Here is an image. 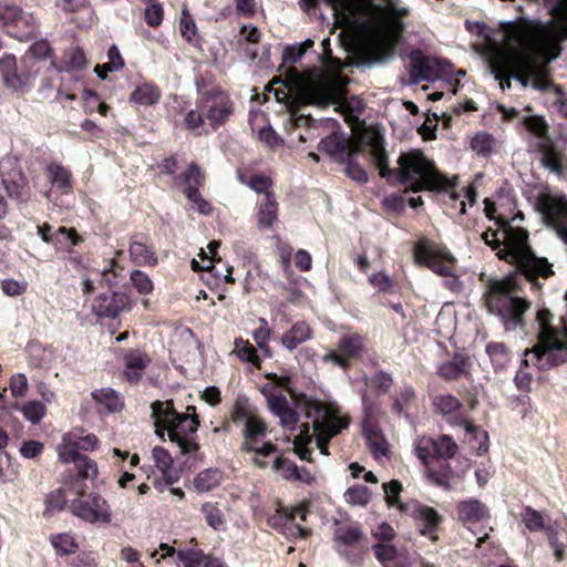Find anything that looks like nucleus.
Segmentation results:
<instances>
[{
  "instance_id": "1",
  "label": "nucleus",
  "mask_w": 567,
  "mask_h": 567,
  "mask_svg": "<svg viewBox=\"0 0 567 567\" xmlns=\"http://www.w3.org/2000/svg\"><path fill=\"white\" fill-rule=\"evenodd\" d=\"M505 249L497 255L516 266V271L502 278H488L482 297L489 313L497 316L505 330H515L524 326V315L530 301L522 297L523 287L519 276L530 284L533 291H539V279L554 275L553 265L545 257H538L528 244V233L523 228L508 227Z\"/></svg>"
},
{
  "instance_id": "2",
  "label": "nucleus",
  "mask_w": 567,
  "mask_h": 567,
  "mask_svg": "<svg viewBox=\"0 0 567 567\" xmlns=\"http://www.w3.org/2000/svg\"><path fill=\"white\" fill-rule=\"evenodd\" d=\"M151 417L154 421L155 434L165 441L167 434L182 454L195 453L199 444L195 439L199 427V416L194 405H188L185 412H178L173 400H156L151 404Z\"/></svg>"
},
{
  "instance_id": "3",
  "label": "nucleus",
  "mask_w": 567,
  "mask_h": 567,
  "mask_svg": "<svg viewBox=\"0 0 567 567\" xmlns=\"http://www.w3.org/2000/svg\"><path fill=\"white\" fill-rule=\"evenodd\" d=\"M398 165L391 185L405 186L404 193L449 192L454 188V183L442 175L421 151L402 153Z\"/></svg>"
},
{
  "instance_id": "4",
  "label": "nucleus",
  "mask_w": 567,
  "mask_h": 567,
  "mask_svg": "<svg viewBox=\"0 0 567 567\" xmlns=\"http://www.w3.org/2000/svg\"><path fill=\"white\" fill-rule=\"evenodd\" d=\"M458 451L452 436L441 434L437 439L421 436L415 442V453L425 466L429 478L437 486L449 488L453 470L450 465Z\"/></svg>"
},
{
  "instance_id": "5",
  "label": "nucleus",
  "mask_w": 567,
  "mask_h": 567,
  "mask_svg": "<svg viewBox=\"0 0 567 567\" xmlns=\"http://www.w3.org/2000/svg\"><path fill=\"white\" fill-rule=\"evenodd\" d=\"M538 341L532 352L539 369H550L567 362V324L554 326L553 315L542 308L536 312Z\"/></svg>"
},
{
  "instance_id": "6",
  "label": "nucleus",
  "mask_w": 567,
  "mask_h": 567,
  "mask_svg": "<svg viewBox=\"0 0 567 567\" xmlns=\"http://www.w3.org/2000/svg\"><path fill=\"white\" fill-rule=\"evenodd\" d=\"M503 29L508 40L539 53L549 62L560 56L561 42L567 40V18L551 20L546 28H543L538 40L529 39L526 30L515 22L506 23Z\"/></svg>"
},
{
  "instance_id": "7",
  "label": "nucleus",
  "mask_w": 567,
  "mask_h": 567,
  "mask_svg": "<svg viewBox=\"0 0 567 567\" xmlns=\"http://www.w3.org/2000/svg\"><path fill=\"white\" fill-rule=\"evenodd\" d=\"M330 45V38H326L321 42L323 52L319 55V60L323 68L331 73L323 74L305 91V95L311 104L329 105L334 103L346 86L344 79L340 74L342 62L340 59L332 55Z\"/></svg>"
},
{
  "instance_id": "8",
  "label": "nucleus",
  "mask_w": 567,
  "mask_h": 567,
  "mask_svg": "<svg viewBox=\"0 0 567 567\" xmlns=\"http://www.w3.org/2000/svg\"><path fill=\"white\" fill-rule=\"evenodd\" d=\"M413 257L417 265L426 267L437 276L451 278L445 281V286L450 290L458 291L461 289L462 284L455 274L457 259L446 246L422 237L413 246Z\"/></svg>"
},
{
  "instance_id": "9",
  "label": "nucleus",
  "mask_w": 567,
  "mask_h": 567,
  "mask_svg": "<svg viewBox=\"0 0 567 567\" xmlns=\"http://www.w3.org/2000/svg\"><path fill=\"white\" fill-rule=\"evenodd\" d=\"M38 66L29 56L18 63L14 54L4 53L0 58V76L6 89L18 95L29 93L38 76Z\"/></svg>"
},
{
  "instance_id": "10",
  "label": "nucleus",
  "mask_w": 567,
  "mask_h": 567,
  "mask_svg": "<svg viewBox=\"0 0 567 567\" xmlns=\"http://www.w3.org/2000/svg\"><path fill=\"white\" fill-rule=\"evenodd\" d=\"M435 413L443 415L451 424L463 426L473 439L482 441L477 447V454L483 455L488 451V434L478 425L467 420L463 413L462 402L453 394H437L432 400Z\"/></svg>"
},
{
  "instance_id": "11",
  "label": "nucleus",
  "mask_w": 567,
  "mask_h": 567,
  "mask_svg": "<svg viewBox=\"0 0 567 567\" xmlns=\"http://www.w3.org/2000/svg\"><path fill=\"white\" fill-rule=\"evenodd\" d=\"M267 434L268 425L261 416L248 421L241 430L243 442L239 450L243 453H254L252 463L259 468L268 466V462L259 458L260 456L267 457L279 452L275 443L265 441Z\"/></svg>"
},
{
  "instance_id": "12",
  "label": "nucleus",
  "mask_w": 567,
  "mask_h": 567,
  "mask_svg": "<svg viewBox=\"0 0 567 567\" xmlns=\"http://www.w3.org/2000/svg\"><path fill=\"white\" fill-rule=\"evenodd\" d=\"M195 104L205 114L206 121L214 131L224 126L235 112L234 101L219 85H214L212 91L197 97Z\"/></svg>"
},
{
  "instance_id": "13",
  "label": "nucleus",
  "mask_w": 567,
  "mask_h": 567,
  "mask_svg": "<svg viewBox=\"0 0 567 567\" xmlns=\"http://www.w3.org/2000/svg\"><path fill=\"white\" fill-rule=\"evenodd\" d=\"M70 512L90 524L107 525L112 520V509L109 502L99 493H81L69 504Z\"/></svg>"
},
{
  "instance_id": "14",
  "label": "nucleus",
  "mask_w": 567,
  "mask_h": 567,
  "mask_svg": "<svg viewBox=\"0 0 567 567\" xmlns=\"http://www.w3.org/2000/svg\"><path fill=\"white\" fill-rule=\"evenodd\" d=\"M367 339L360 333L343 334L337 342L336 349L322 355V362L348 371L354 361L360 360L365 352Z\"/></svg>"
},
{
  "instance_id": "15",
  "label": "nucleus",
  "mask_w": 567,
  "mask_h": 567,
  "mask_svg": "<svg viewBox=\"0 0 567 567\" xmlns=\"http://www.w3.org/2000/svg\"><path fill=\"white\" fill-rule=\"evenodd\" d=\"M0 24L10 37L19 41H28L38 32V22L33 14L25 13L13 4H0Z\"/></svg>"
},
{
  "instance_id": "16",
  "label": "nucleus",
  "mask_w": 567,
  "mask_h": 567,
  "mask_svg": "<svg viewBox=\"0 0 567 567\" xmlns=\"http://www.w3.org/2000/svg\"><path fill=\"white\" fill-rule=\"evenodd\" d=\"M401 514L413 519L422 536L427 537L433 543L439 540L437 532L444 517L435 508L416 499H410L401 506Z\"/></svg>"
},
{
  "instance_id": "17",
  "label": "nucleus",
  "mask_w": 567,
  "mask_h": 567,
  "mask_svg": "<svg viewBox=\"0 0 567 567\" xmlns=\"http://www.w3.org/2000/svg\"><path fill=\"white\" fill-rule=\"evenodd\" d=\"M538 209L546 225L553 228L567 246V196L543 195L538 199Z\"/></svg>"
},
{
  "instance_id": "18",
  "label": "nucleus",
  "mask_w": 567,
  "mask_h": 567,
  "mask_svg": "<svg viewBox=\"0 0 567 567\" xmlns=\"http://www.w3.org/2000/svg\"><path fill=\"white\" fill-rule=\"evenodd\" d=\"M451 62L432 58L421 51L411 54V75L417 81H432L434 79L452 73Z\"/></svg>"
},
{
  "instance_id": "19",
  "label": "nucleus",
  "mask_w": 567,
  "mask_h": 567,
  "mask_svg": "<svg viewBox=\"0 0 567 567\" xmlns=\"http://www.w3.org/2000/svg\"><path fill=\"white\" fill-rule=\"evenodd\" d=\"M130 297L126 292L109 290L99 293L92 302V312L101 319H115L124 310L130 309Z\"/></svg>"
},
{
  "instance_id": "20",
  "label": "nucleus",
  "mask_w": 567,
  "mask_h": 567,
  "mask_svg": "<svg viewBox=\"0 0 567 567\" xmlns=\"http://www.w3.org/2000/svg\"><path fill=\"white\" fill-rule=\"evenodd\" d=\"M349 426V420L339 414H326L323 420L313 422V433L316 437V445L322 455H329V442L332 437L341 433L342 430Z\"/></svg>"
},
{
  "instance_id": "21",
  "label": "nucleus",
  "mask_w": 567,
  "mask_h": 567,
  "mask_svg": "<svg viewBox=\"0 0 567 567\" xmlns=\"http://www.w3.org/2000/svg\"><path fill=\"white\" fill-rule=\"evenodd\" d=\"M406 13L405 9L391 12L386 14L384 22L379 27L375 38L378 44L385 53L394 52L399 45L404 30V24L400 17Z\"/></svg>"
},
{
  "instance_id": "22",
  "label": "nucleus",
  "mask_w": 567,
  "mask_h": 567,
  "mask_svg": "<svg viewBox=\"0 0 567 567\" xmlns=\"http://www.w3.org/2000/svg\"><path fill=\"white\" fill-rule=\"evenodd\" d=\"M152 363L150 354L140 348H130L123 352V378L132 385L138 384Z\"/></svg>"
},
{
  "instance_id": "23",
  "label": "nucleus",
  "mask_w": 567,
  "mask_h": 567,
  "mask_svg": "<svg viewBox=\"0 0 567 567\" xmlns=\"http://www.w3.org/2000/svg\"><path fill=\"white\" fill-rule=\"evenodd\" d=\"M45 176L51 184V189L44 195L51 202H56V193L70 195L73 193L74 183L72 172L60 163L51 162L45 166Z\"/></svg>"
},
{
  "instance_id": "24",
  "label": "nucleus",
  "mask_w": 567,
  "mask_h": 567,
  "mask_svg": "<svg viewBox=\"0 0 567 567\" xmlns=\"http://www.w3.org/2000/svg\"><path fill=\"white\" fill-rule=\"evenodd\" d=\"M472 360L468 355L455 352L452 358L436 368V374L446 382L472 378Z\"/></svg>"
},
{
  "instance_id": "25",
  "label": "nucleus",
  "mask_w": 567,
  "mask_h": 567,
  "mask_svg": "<svg viewBox=\"0 0 567 567\" xmlns=\"http://www.w3.org/2000/svg\"><path fill=\"white\" fill-rule=\"evenodd\" d=\"M295 516L290 507H278L271 516L268 517L267 524L281 533L288 530L289 535L297 538L306 539L312 535V529L303 527L299 524H293Z\"/></svg>"
},
{
  "instance_id": "26",
  "label": "nucleus",
  "mask_w": 567,
  "mask_h": 567,
  "mask_svg": "<svg viewBox=\"0 0 567 567\" xmlns=\"http://www.w3.org/2000/svg\"><path fill=\"white\" fill-rule=\"evenodd\" d=\"M391 411L394 415L411 419L410 410L416 405V392L413 385L404 383L391 394Z\"/></svg>"
},
{
  "instance_id": "27",
  "label": "nucleus",
  "mask_w": 567,
  "mask_h": 567,
  "mask_svg": "<svg viewBox=\"0 0 567 567\" xmlns=\"http://www.w3.org/2000/svg\"><path fill=\"white\" fill-rule=\"evenodd\" d=\"M278 202L275 192H267L258 203L257 225L259 229H270L278 220Z\"/></svg>"
},
{
  "instance_id": "28",
  "label": "nucleus",
  "mask_w": 567,
  "mask_h": 567,
  "mask_svg": "<svg viewBox=\"0 0 567 567\" xmlns=\"http://www.w3.org/2000/svg\"><path fill=\"white\" fill-rule=\"evenodd\" d=\"M458 520L463 524H475L488 517L487 507L478 499H465L456 504Z\"/></svg>"
},
{
  "instance_id": "29",
  "label": "nucleus",
  "mask_w": 567,
  "mask_h": 567,
  "mask_svg": "<svg viewBox=\"0 0 567 567\" xmlns=\"http://www.w3.org/2000/svg\"><path fill=\"white\" fill-rule=\"evenodd\" d=\"M313 336L311 327L305 320L295 322L290 329H288L281 336V344L288 351L296 350L300 344L310 340Z\"/></svg>"
},
{
  "instance_id": "30",
  "label": "nucleus",
  "mask_w": 567,
  "mask_h": 567,
  "mask_svg": "<svg viewBox=\"0 0 567 567\" xmlns=\"http://www.w3.org/2000/svg\"><path fill=\"white\" fill-rule=\"evenodd\" d=\"M128 252L131 260L137 266L154 267L158 262L154 246L138 239V236L131 239Z\"/></svg>"
},
{
  "instance_id": "31",
  "label": "nucleus",
  "mask_w": 567,
  "mask_h": 567,
  "mask_svg": "<svg viewBox=\"0 0 567 567\" xmlns=\"http://www.w3.org/2000/svg\"><path fill=\"white\" fill-rule=\"evenodd\" d=\"M362 434L365 439L367 446L374 458L389 455V443L380 427V424L363 426Z\"/></svg>"
},
{
  "instance_id": "32",
  "label": "nucleus",
  "mask_w": 567,
  "mask_h": 567,
  "mask_svg": "<svg viewBox=\"0 0 567 567\" xmlns=\"http://www.w3.org/2000/svg\"><path fill=\"white\" fill-rule=\"evenodd\" d=\"M89 61L82 48L74 47L64 52L60 64L54 59L51 60L50 66L55 71H82L86 69Z\"/></svg>"
},
{
  "instance_id": "33",
  "label": "nucleus",
  "mask_w": 567,
  "mask_h": 567,
  "mask_svg": "<svg viewBox=\"0 0 567 567\" xmlns=\"http://www.w3.org/2000/svg\"><path fill=\"white\" fill-rule=\"evenodd\" d=\"M348 146V138L342 133L332 132L320 141L318 150L328 154L334 162L343 163Z\"/></svg>"
},
{
  "instance_id": "34",
  "label": "nucleus",
  "mask_w": 567,
  "mask_h": 567,
  "mask_svg": "<svg viewBox=\"0 0 567 567\" xmlns=\"http://www.w3.org/2000/svg\"><path fill=\"white\" fill-rule=\"evenodd\" d=\"M38 235L41 239L49 245H52L54 248L59 245L58 235L66 236V239L70 240L71 245H80L84 241L83 237L79 235L75 228H68L61 226L56 229V231L52 233V226L50 224H42L37 227Z\"/></svg>"
},
{
  "instance_id": "35",
  "label": "nucleus",
  "mask_w": 567,
  "mask_h": 567,
  "mask_svg": "<svg viewBox=\"0 0 567 567\" xmlns=\"http://www.w3.org/2000/svg\"><path fill=\"white\" fill-rule=\"evenodd\" d=\"M537 150L542 154V163L551 172L561 174L563 172V154L551 142V140L539 141Z\"/></svg>"
},
{
  "instance_id": "36",
  "label": "nucleus",
  "mask_w": 567,
  "mask_h": 567,
  "mask_svg": "<svg viewBox=\"0 0 567 567\" xmlns=\"http://www.w3.org/2000/svg\"><path fill=\"white\" fill-rule=\"evenodd\" d=\"M470 148L477 157L489 158L497 150V140L486 131H480L470 138Z\"/></svg>"
},
{
  "instance_id": "37",
  "label": "nucleus",
  "mask_w": 567,
  "mask_h": 567,
  "mask_svg": "<svg viewBox=\"0 0 567 567\" xmlns=\"http://www.w3.org/2000/svg\"><path fill=\"white\" fill-rule=\"evenodd\" d=\"M298 406L305 412L308 419H312V423L317 420H323L326 414H339L334 409L327 408L322 402L317 399L308 398L302 394L297 400Z\"/></svg>"
},
{
  "instance_id": "38",
  "label": "nucleus",
  "mask_w": 567,
  "mask_h": 567,
  "mask_svg": "<svg viewBox=\"0 0 567 567\" xmlns=\"http://www.w3.org/2000/svg\"><path fill=\"white\" fill-rule=\"evenodd\" d=\"M377 140H381V135L375 131L362 134L357 138H348L349 146L347 151H344L346 156L343 161H347V158L357 159L358 155L365 154L367 147L370 146L372 150Z\"/></svg>"
},
{
  "instance_id": "39",
  "label": "nucleus",
  "mask_w": 567,
  "mask_h": 567,
  "mask_svg": "<svg viewBox=\"0 0 567 567\" xmlns=\"http://www.w3.org/2000/svg\"><path fill=\"white\" fill-rule=\"evenodd\" d=\"M224 480V473L217 467L205 468L194 478V487L199 493H207L218 487Z\"/></svg>"
},
{
  "instance_id": "40",
  "label": "nucleus",
  "mask_w": 567,
  "mask_h": 567,
  "mask_svg": "<svg viewBox=\"0 0 567 567\" xmlns=\"http://www.w3.org/2000/svg\"><path fill=\"white\" fill-rule=\"evenodd\" d=\"M370 154L377 168L379 169V175L382 178H385L389 184H391L396 168L389 167L388 153L383 146L382 136L381 140H377L375 144H373V148L371 150Z\"/></svg>"
},
{
  "instance_id": "41",
  "label": "nucleus",
  "mask_w": 567,
  "mask_h": 567,
  "mask_svg": "<svg viewBox=\"0 0 567 567\" xmlns=\"http://www.w3.org/2000/svg\"><path fill=\"white\" fill-rule=\"evenodd\" d=\"M93 400L105 406L109 412H120L124 408L121 395L112 388H102L92 392Z\"/></svg>"
},
{
  "instance_id": "42",
  "label": "nucleus",
  "mask_w": 567,
  "mask_h": 567,
  "mask_svg": "<svg viewBox=\"0 0 567 567\" xmlns=\"http://www.w3.org/2000/svg\"><path fill=\"white\" fill-rule=\"evenodd\" d=\"M486 353L495 371L504 370L511 361V352L503 342H488L486 344Z\"/></svg>"
},
{
  "instance_id": "43",
  "label": "nucleus",
  "mask_w": 567,
  "mask_h": 567,
  "mask_svg": "<svg viewBox=\"0 0 567 567\" xmlns=\"http://www.w3.org/2000/svg\"><path fill=\"white\" fill-rule=\"evenodd\" d=\"M161 99L159 89L152 83H144L135 87L130 101L141 105H153Z\"/></svg>"
},
{
  "instance_id": "44",
  "label": "nucleus",
  "mask_w": 567,
  "mask_h": 567,
  "mask_svg": "<svg viewBox=\"0 0 567 567\" xmlns=\"http://www.w3.org/2000/svg\"><path fill=\"white\" fill-rule=\"evenodd\" d=\"M312 442V435L310 433V424L303 423L300 426V432L295 436L293 440V452L300 457V460L312 462L311 450L308 444Z\"/></svg>"
},
{
  "instance_id": "45",
  "label": "nucleus",
  "mask_w": 567,
  "mask_h": 567,
  "mask_svg": "<svg viewBox=\"0 0 567 567\" xmlns=\"http://www.w3.org/2000/svg\"><path fill=\"white\" fill-rule=\"evenodd\" d=\"M66 504V495L63 488H58L48 493L44 498L43 517L51 518L56 513L63 511Z\"/></svg>"
},
{
  "instance_id": "46",
  "label": "nucleus",
  "mask_w": 567,
  "mask_h": 567,
  "mask_svg": "<svg viewBox=\"0 0 567 567\" xmlns=\"http://www.w3.org/2000/svg\"><path fill=\"white\" fill-rule=\"evenodd\" d=\"M2 184L7 192V195L18 202H27L29 199V193L27 190L25 178L21 173H18L17 179H9L2 177Z\"/></svg>"
},
{
  "instance_id": "47",
  "label": "nucleus",
  "mask_w": 567,
  "mask_h": 567,
  "mask_svg": "<svg viewBox=\"0 0 567 567\" xmlns=\"http://www.w3.org/2000/svg\"><path fill=\"white\" fill-rule=\"evenodd\" d=\"M205 522L214 530H220L224 528L226 519L223 511L218 503L206 502L200 507Z\"/></svg>"
},
{
  "instance_id": "48",
  "label": "nucleus",
  "mask_w": 567,
  "mask_h": 567,
  "mask_svg": "<svg viewBox=\"0 0 567 567\" xmlns=\"http://www.w3.org/2000/svg\"><path fill=\"white\" fill-rule=\"evenodd\" d=\"M50 543L60 556L71 555L76 553L79 544L75 538L69 533H59L51 535Z\"/></svg>"
},
{
  "instance_id": "49",
  "label": "nucleus",
  "mask_w": 567,
  "mask_h": 567,
  "mask_svg": "<svg viewBox=\"0 0 567 567\" xmlns=\"http://www.w3.org/2000/svg\"><path fill=\"white\" fill-rule=\"evenodd\" d=\"M219 247L218 241H210L208 244L209 254L212 255L208 257L204 250L199 254L203 261H207V265L200 266L199 262L196 259L192 260V268L195 271L199 270H206L208 272L214 274L215 277H219L221 274L218 271L217 266L215 265V261L220 262V258L216 259L217 256V249Z\"/></svg>"
},
{
  "instance_id": "50",
  "label": "nucleus",
  "mask_w": 567,
  "mask_h": 567,
  "mask_svg": "<svg viewBox=\"0 0 567 567\" xmlns=\"http://www.w3.org/2000/svg\"><path fill=\"white\" fill-rule=\"evenodd\" d=\"M235 352L239 360L249 362L257 369H260L261 360L257 353L256 348L248 340L237 338L235 340Z\"/></svg>"
},
{
  "instance_id": "51",
  "label": "nucleus",
  "mask_w": 567,
  "mask_h": 567,
  "mask_svg": "<svg viewBox=\"0 0 567 567\" xmlns=\"http://www.w3.org/2000/svg\"><path fill=\"white\" fill-rule=\"evenodd\" d=\"M260 415L247 401H236L230 411V421L235 424H243L244 426L250 420H256Z\"/></svg>"
},
{
  "instance_id": "52",
  "label": "nucleus",
  "mask_w": 567,
  "mask_h": 567,
  "mask_svg": "<svg viewBox=\"0 0 567 567\" xmlns=\"http://www.w3.org/2000/svg\"><path fill=\"white\" fill-rule=\"evenodd\" d=\"M123 267L115 259L109 261V266L101 272V287H107L110 290L118 286L122 276Z\"/></svg>"
},
{
  "instance_id": "53",
  "label": "nucleus",
  "mask_w": 567,
  "mask_h": 567,
  "mask_svg": "<svg viewBox=\"0 0 567 567\" xmlns=\"http://www.w3.org/2000/svg\"><path fill=\"white\" fill-rule=\"evenodd\" d=\"M53 49L47 40H40L32 43L23 56H29L38 66V73L41 70V61L52 58Z\"/></svg>"
},
{
  "instance_id": "54",
  "label": "nucleus",
  "mask_w": 567,
  "mask_h": 567,
  "mask_svg": "<svg viewBox=\"0 0 567 567\" xmlns=\"http://www.w3.org/2000/svg\"><path fill=\"white\" fill-rule=\"evenodd\" d=\"M20 411L25 420L32 424H39L47 414V406L41 401L32 400L21 405Z\"/></svg>"
},
{
  "instance_id": "55",
  "label": "nucleus",
  "mask_w": 567,
  "mask_h": 567,
  "mask_svg": "<svg viewBox=\"0 0 567 567\" xmlns=\"http://www.w3.org/2000/svg\"><path fill=\"white\" fill-rule=\"evenodd\" d=\"M523 123L526 130L538 137L539 141L550 140L548 125L544 117L538 115L525 116Z\"/></svg>"
},
{
  "instance_id": "56",
  "label": "nucleus",
  "mask_w": 567,
  "mask_h": 567,
  "mask_svg": "<svg viewBox=\"0 0 567 567\" xmlns=\"http://www.w3.org/2000/svg\"><path fill=\"white\" fill-rule=\"evenodd\" d=\"M315 42L310 39H307L300 44L297 45H287L282 52V61L287 64H296L299 62L305 53L313 47Z\"/></svg>"
},
{
  "instance_id": "57",
  "label": "nucleus",
  "mask_w": 567,
  "mask_h": 567,
  "mask_svg": "<svg viewBox=\"0 0 567 567\" xmlns=\"http://www.w3.org/2000/svg\"><path fill=\"white\" fill-rule=\"evenodd\" d=\"M385 502L390 507H395L401 513V506L404 505L405 502H401L400 494L403 489L402 483L398 480H392L382 485Z\"/></svg>"
},
{
  "instance_id": "58",
  "label": "nucleus",
  "mask_w": 567,
  "mask_h": 567,
  "mask_svg": "<svg viewBox=\"0 0 567 567\" xmlns=\"http://www.w3.org/2000/svg\"><path fill=\"white\" fill-rule=\"evenodd\" d=\"M179 178L186 184V187H195L199 189L205 183V175L199 165L195 162L190 163Z\"/></svg>"
},
{
  "instance_id": "59",
  "label": "nucleus",
  "mask_w": 567,
  "mask_h": 567,
  "mask_svg": "<svg viewBox=\"0 0 567 567\" xmlns=\"http://www.w3.org/2000/svg\"><path fill=\"white\" fill-rule=\"evenodd\" d=\"M363 538L362 532L358 527H340L336 530L334 539L346 547L358 545Z\"/></svg>"
},
{
  "instance_id": "60",
  "label": "nucleus",
  "mask_w": 567,
  "mask_h": 567,
  "mask_svg": "<svg viewBox=\"0 0 567 567\" xmlns=\"http://www.w3.org/2000/svg\"><path fill=\"white\" fill-rule=\"evenodd\" d=\"M362 406H363V421H362V427L363 426H370L380 424L379 420L381 416V409L380 405L368 398L367 394L362 398Z\"/></svg>"
},
{
  "instance_id": "61",
  "label": "nucleus",
  "mask_w": 567,
  "mask_h": 567,
  "mask_svg": "<svg viewBox=\"0 0 567 567\" xmlns=\"http://www.w3.org/2000/svg\"><path fill=\"white\" fill-rule=\"evenodd\" d=\"M272 468L280 473L282 477L289 481H293L299 470L297 464L290 458L286 457L282 453L276 456Z\"/></svg>"
},
{
  "instance_id": "62",
  "label": "nucleus",
  "mask_w": 567,
  "mask_h": 567,
  "mask_svg": "<svg viewBox=\"0 0 567 567\" xmlns=\"http://www.w3.org/2000/svg\"><path fill=\"white\" fill-rule=\"evenodd\" d=\"M78 480H94L97 474V464L94 460L83 455L74 466Z\"/></svg>"
},
{
  "instance_id": "63",
  "label": "nucleus",
  "mask_w": 567,
  "mask_h": 567,
  "mask_svg": "<svg viewBox=\"0 0 567 567\" xmlns=\"http://www.w3.org/2000/svg\"><path fill=\"white\" fill-rule=\"evenodd\" d=\"M207 556L203 550L195 548L177 551V558L185 567H200Z\"/></svg>"
},
{
  "instance_id": "64",
  "label": "nucleus",
  "mask_w": 567,
  "mask_h": 567,
  "mask_svg": "<svg viewBox=\"0 0 567 567\" xmlns=\"http://www.w3.org/2000/svg\"><path fill=\"white\" fill-rule=\"evenodd\" d=\"M130 279L132 281L133 287L141 295H148L153 291L154 285L150 276L142 270H133L131 272Z\"/></svg>"
}]
</instances>
